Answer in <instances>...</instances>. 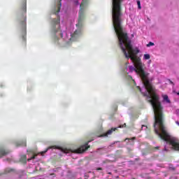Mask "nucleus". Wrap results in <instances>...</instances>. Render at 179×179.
<instances>
[{"mask_svg": "<svg viewBox=\"0 0 179 179\" xmlns=\"http://www.w3.org/2000/svg\"><path fill=\"white\" fill-rule=\"evenodd\" d=\"M124 0H112V17L114 30L116 36L118 38L119 45L121 48L125 58L130 59L134 64V66H129L130 72H136L140 75L141 80H143V85L146 90L145 94L143 96H146L148 100V103L152 106L155 113V123L154 128L156 135L161 139H175L171 138L166 128L164 127V113H163V106L160 102V98L159 95L156 94V88L153 87L149 78H148V74L143 69L144 64H142V60L138 54H139V49L138 48H134L132 47V42L128 36V33L122 27V3Z\"/></svg>", "mask_w": 179, "mask_h": 179, "instance_id": "1", "label": "nucleus"}, {"mask_svg": "<svg viewBox=\"0 0 179 179\" xmlns=\"http://www.w3.org/2000/svg\"><path fill=\"white\" fill-rule=\"evenodd\" d=\"M27 0H20L17 12V23L21 40L26 44L27 36Z\"/></svg>", "mask_w": 179, "mask_h": 179, "instance_id": "2", "label": "nucleus"}, {"mask_svg": "<svg viewBox=\"0 0 179 179\" xmlns=\"http://www.w3.org/2000/svg\"><path fill=\"white\" fill-rule=\"evenodd\" d=\"M89 0H83L80 5V11L78 15V22L76 24V27L78 29L71 35V38H78L82 34V29L83 27V22L85 20V9L87 7Z\"/></svg>", "mask_w": 179, "mask_h": 179, "instance_id": "3", "label": "nucleus"}, {"mask_svg": "<svg viewBox=\"0 0 179 179\" xmlns=\"http://www.w3.org/2000/svg\"><path fill=\"white\" fill-rule=\"evenodd\" d=\"M50 26H51V31L52 34H54L53 40L54 41H58L59 39L58 36H57V34L59 31L60 37L62 38L64 37V33L61 30V17L57 15V18H51L50 19Z\"/></svg>", "mask_w": 179, "mask_h": 179, "instance_id": "4", "label": "nucleus"}, {"mask_svg": "<svg viewBox=\"0 0 179 179\" xmlns=\"http://www.w3.org/2000/svg\"><path fill=\"white\" fill-rule=\"evenodd\" d=\"M89 148H90V145H89L88 143H87L85 145L80 146L79 148L76 150H74L73 151V153H78V154L83 153L84 152H86V150H87Z\"/></svg>", "mask_w": 179, "mask_h": 179, "instance_id": "5", "label": "nucleus"}, {"mask_svg": "<svg viewBox=\"0 0 179 179\" xmlns=\"http://www.w3.org/2000/svg\"><path fill=\"white\" fill-rule=\"evenodd\" d=\"M125 127H127V124L124 123L122 125H120L118 127L111 128L110 129L108 130L106 133H104L103 134V136H107L108 135H111V134H113V132H114L115 131H117L118 128H125Z\"/></svg>", "mask_w": 179, "mask_h": 179, "instance_id": "6", "label": "nucleus"}, {"mask_svg": "<svg viewBox=\"0 0 179 179\" xmlns=\"http://www.w3.org/2000/svg\"><path fill=\"white\" fill-rule=\"evenodd\" d=\"M61 1H62V0H59V3L57 4V7H55L52 10V13L53 15H58V13H59V12H61V6H62V3H61Z\"/></svg>", "mask_w": 179, "mask_h": 179, "instance_id": "7", "label": "nucleus"}, {"mask_svg": "<svg viewBox=\"0 0 179 179\" xmlns=\"http://www.w3.org/2000/svg\"><path fill=\"white\" fill-rule=\"evenodd\" d=\"M50 149H61V148L57 146V145H52L50 147H48L45 151L41 152V155H44V153H47Z\"/></svg>", "mask_w": 179, "mask_h": 179, "instance_id": "8", "label": "nucleus"}, {"mask_svg": "<svg viewBox=\"0 0 179 179\" xmlns=\"http://www.w3.org/2000/svg\"><path fill=\"white\" fill-rule=\"evenodd\" d=\"M20 162L26 164L27 163V156H26V155H22L20 159Z\"/></svg>", "mask_w": 179, "mask_h": 179, "instance_id": "9", "label": "nucleus"}, {"mask_svg": "<svg viewBox=\"0 0 179 179\" xmlns=\"http://www.w3.org/2000/svg\"><path fill=\"white\" fill-rule=\"evenodd\" d=\"M9 152L4 150L3 148H0V157L2 156H6Z\"/></svg>", "mask_w": 179, "mask_h": 179, "instance_id": "10", "label": "nucleus"}, {"mask_svg": "<svg viewBox=\"0 0 179 179\" xmlns=\"http://www.w3.org/2000/svg\"><path fill=\"white\" fill-rule=\"evenodd\" d=\"M162 98L164 99V101H166V103H168L169 104H170V103H171V101L169 99V96H167V94L162 95Z\"/></svg>", "mask_w": 179, "mask_h": 179, "instance_id": "11", "label": "nucleus"}, {"mask_svg": "<svg viewBox=\"0 0 179 179\" xmlns=\"http://www.w3.org/2000/svg\"><path fill=\"white\" fill-rule=\"evenodd\" d=\"M143 59L145 60L150 59V55L149 54H145L143 56Z\"/></svg>", "mask_w": 179, "mask_h": 179, "instance_id": "12", "label": "nucleus"}, {"mask_svg": "<svg viewBox=\"0 0 179 179\" xmlns=\"http://www.w3.org/2000/svg\"><path fill=\"white\" fill-rule=\"evenodd\" d=\"M61 150L63 152V153H69V150L66 148H62Z\"/></svg>", "mask_w": 179, "mask_h": 179, "instance_id": "13", "label": "nucleus"}, {"mask_svg": "<svg viewBox=\"0 0 179 179\" xmlns=\"http://www.w3.org/2000/svg\"><path fill=\"white\" fill-rule=\"evenodd\" d=\"M137 5L138 6V9H142V6H141V1L137 0Z\"/></svg>", "mask_w": 179, "mask_h": 179, "instance_id": "14", "label": "nucleus"}, {"mask_svg": "<svg viewBox=\"0 0 179 179\" xmlns=\"http://www.w3.org/2000/svg\"><path fill=\"white\" fill-rule=\"evenodd\" d=\"M14 170L13 169H6V173H11V171H13Z\"/></svg>", "mask_w": 179, "mask_h": 179, "instance_id": "15", "label": "nucleus"}, {"mask_svg": "<svg viewBox=\"0 0 179 179\" xmlns=\"http://www.w3.org/2000/svg\"><path fill=\"white\" fill-rule=\"evenodd\" d=\"M37 155H34L30 159H28V162H30V160H33V159H36V157Z\"/></svg>", "mask_w": 179, "mask_h": 179, "instance_id": "16", "label": "nucleus"}, {"mask_svg": "<svg viewBox=\"0 0 179 179\" xmlns=\"http://www.w3.org/2000/svg\"><path fill=\"white\" fill-rule=\"evenodd\" d=\"M152 45H155V43L152 42H149V43L147 44V47H152Z\"/></svg>", "mask_w": 179, "mask_h": 179, "instance_id": "17", "label": "nucleus"}, {"mask_svg": "<svg viewBox=\"0 0 179 179\" xmlns=\"http://www.w3.org/2000/svg\"><path fill=\"white\" fill-rule=\"evenodd\" d=\"M20 146H26V141L23 142V143H20L19 144Z\"/></svg>", "mask_w": 179, "mask_h": 179, "instance_id": "18", "label": "nucleus"}, {"mask_svg": "<svg viewBox=\"0 0 179 179\" xmlns=\"http://www.w3.org/2000/svg\"><path fill=\"white\" fill-rule=\"evenodd\" d=\"M137 89L139 90V92H142V90H141V87L138 86Z\"/></svg>", "mask_w": 179, "mask_h": 179, "instance_id": "19", "label": "nucleus"}, {"mask_svg": "<svg viewBox=\"0 0 179 179\" xmlns=\"http://www.w3.org/2000/svg\"><path fill=\"white\" fill-rule=\"evenodd\" d=\"M75 3H76V5H78V3H79V1L78 0H76Z\"/></svg>", "mask_w": 179, "mask_h": 179, "instance_id": "20", "label": "nucleus"}, {"mask_svg": "<svg viewBox=\"0 0 179 179\" xmlns=\"http://www.w3.org/2000/svg\"><path fill=\"white\" fill-rule=\"evenodd\" d=\"M96 170L99 171V170H103V168H97Z\"/></svg>", "mask_w": 179, "mask_h": 179, "instance_id": "21", "label": "nucleus"}, {"mask_svg": "<svg viewBox=\"0 0 179 179\" xmlns=\"http://www.w3.org/2000/svg\"><path fill=\"white\" fill-rule=\"evenodd\" d=\"M176 124H177V125H178V127H179V122L178 121H176Z\"/></svg>", "mask_w": 179, "mask_h": 179, "instance_id": "22", "label": "nucleus"}, {"mask_svg": "<svg viewBox=\"0 0 179 179\" xmlns=\"http://www.w3.org/2000/svg\"><path fill=\"white\" fill-rule=\"evenodd\" d=\"M131 139L132 141H134V140L136 139V137H133V138H131Z\"/></svg>", "mask_w": 179, "mask_h": 179, "instance_id": "23", "label": "nucleus"}, {"mask_svg": "<svg viewBox=\"0 0 179 179\" xmlns=\"http://www.w3.org/2000/svg\"><path fill=\"white\" fill-rule=\"evenodd\" d=\"M170 83H171V85H174V83L172 81H170Z\"/></svg>", "mask_w": 179, "mask_h": 179, "instance_id": "24", "label": "nucleus"}, {"mask_svg": "<svg viewBox=\"0 0 179 179\" xmlns=\"http://www.w3.org/2000/svg\"><path fill=\"white\" fill-rule=\"evenodd\" d=\"M155 149H159V147H156Z\"/></svg>", "mask_w": 179, "mask_h": 179, "instance_id": "25", "label": "nucleus"}, {"mask_svg": "<svg viewBox=\"0 0 179 179\" xmlns=\"http://www.w3.org/2000/svg\"><path fill=\"white\" fill-rule=\"evenodd\" d=\"M0 176H2V173H0Z\"/></svg>", "mask_w": 179, "mask_h": 179, "instance_id": "26", "label": "nucleus"}]
</instances>
